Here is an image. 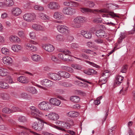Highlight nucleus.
I'll return each mask as SVG.
<instances>
[{
	"mask_svg": "<svg viewBox=\"0 0 135 135\" xmlns=\"http://www.w3.org/2000/svg\"><path fill=\"white\" fill-rule=\"evenodd\" d=\"M93 12H98L107 13V14H103L102 15L103 17H110L114 18L115 17L119 18V16H118L119 14L114 13L113 12L109 11L107 8H104L100 9H94L93 11Z\"/></svg>",
	"mask_w": 135,
	"mask_h": 135,
	"instance_id": "f257e3e1",
	"label": "nucleus"
},
{
	"mask_svg": "<svg viewBox=\"0 0 135 135\" xmlns=\"http://www.w3.org/2000/svg\"><path fill=\"white\" fill-rule=\"evenodd\" d=\"M85 21V18L81 16H78L74 20L73 27L75 28H79L81 26V23Z\"/></svg>",
	"mask_w": 135,
	"mask_h": 135,
	"instance_id": "f03ea898",
	"label": "nucleus"
},
{
	"mask_svg": "<svg viewBox=\"0 0 135 135\" xmlns=\"http://www.w3.org/2000/svg\"><path fill=\"white\" fill-rule=\"evenodd\" d=\"M41 84L42 85H38V87L43 89L46 90V87L49 88L52 86L53 84V83L48 79H44L41 81Z\"/></svg>",
	"mask_w": 135,
	"mask_h": 135,
	"instance_id": "7ed1b4c3",
	"label": "nucleus"
},
{
	"mask_svg": "<svg viewBox=\"0 0 135 135\" xmlns=\"http://www.w3.org/2000/svg\"><path fill=\"white\" fill-rule=\"evenodd\" d=\"M40 122H35L32 124V127L33 128L38 131H40L42 130L44 126V123L47 124L46 122L44 120H40Z\"/></svg>",
	"mask_w": 135,
	"mask_h": 135,
	"instance_id": "20e7f679",
	"label": "nucleus"
},
{
	"mask_svg": "<svg viewBox=\"0 0 135 135\" xmlns=\"http://www.w3.org/2000/svg\"><path fill=\"white\" fill-rule=\"evenodd\" d=\"M23 18L24 20L28 22H30L36 18V16L34 13H26L23 15Z\"/></svg>",
	"mask_w": 135,
	"mask_h": 135,
	"instance_id": "39448f33",
	"label": "nucleus"
},
{
	"mask_svg": "<svg viewBox=\"0 0 135 135\" xmlns=\"http://www.w3.org/2000/svg\"><path fill=\"white\" fill-rule=\"evenodd\" d=\"M75 10L73 8L68 7L64 8L62 12L65 14L71 15L75 13Z\"/></svg>",
	"mask_w": 135,
	"mask_h": 135,
	"instance_id": "423d86ee",
	"label": "nucleus"
},
{
	"mask_svg": "<svg viewBox=\"0 0 135 135\" xmlns=\"http://www.w3.org/2000/svg\"><path fill=\"white\" fill-rule=\"evenodd\" d=\"M49 105H50L49 103L43 102L40 103L38 105V107L40 109L46 110L50 109Z\"/></svg>",
	"mask_w": 135,
	"mask_h": 135,
	"instance_id": "0eeeda50",
	"label": "nucleus"
},
{
	"mask_svg": "<svg viewBox=\"0 0 135 135\" xmlns=\"http://www.w3.org/2000/svg\"><path fill=\"white\" fill-rule=\"evenodd\" d=\"M48 7L51 9H58L60 7V6L57 3L55 2H50L48 5Z\"/></svg>",
	"mask_w": 135,
	"mask_h": 135,
	"instance_id": "6e6552de",
	"label": "nucleus"
},
{
	"mask_svg": "<svg viewBox=\"0 0 135 135\" xmlns=\"http://www.w3.org/2000/svg\"><path fill=\"white\" fill-rule=\"evenodd\" d=\"M76 78H77L78 79L84 81L83 83H82L80 81L79 82V83L78 84V85L79 86H80L83 87H85L87 86L88 85L87 84L85 83V82H86L89 84H91V82L86 80L85 79H82L79 76H76Z\"/></svg>",
	"mask_w": 135,
	"mask_h": 135,
	"instance_id": "1a4fd4ad",
	"label": "nucleus"
},
{
	"mask_svg": "<svg viewBox=\"0 0 135 135\" xmlns=\"http://www.w3.org/2000/svg\"><path fill=\"white\" fill-rule=\"evenodd\" d=\"M48 77L50 79L54 80H59L61 79V77L59 76L58 74L49 73L48 74Z\"/></svg>",
	"mask_w": 135,
	"mask_h": 135,
	"instance_id": "9d476101",
	"label": "nucleus"
},
{
	"mask_svg": "<svg viewBox=\"0 0 135 135\" xmlns=\"http://www.w3.org/2000/svg\"><path fill=\"white\" fill-rule=\"evenodd\" d=\"M57 29L60 33H64L68 31V28L66 26L59 25L57 27Z\"/></svg>",
	"mask_w": 135,
	"mask_h": 135,
	"instance_id": "9b49d317",
	"label": "nucleus"
},
{
	"mask_svg": "<svg viewBox=\"0 0 135 135\" xmlns=\"http://www.w3.org/2000/svg\"><path fill=\"white\" fill-rule=\"evenodd\" d=\"M96 35L98 37L100 38H104L107 36L105 31L103 30H99L97 31Z\"/></svg>",
	"mask_w": 135,
	"mask_h": 135,
	"instance_id": "f8f14e48",
	"label": "nucleus"
},
{
	"mask_svg": "<svg viewBox=\"0 0 135 135\" xmlns=\"http://www.w3.org/2000/svg\"><path fill=\"white\" fill-rule=\"evenodd\" d=\"M49 102L52 105L56 106L59 105L61 103L60 101L56 98H50Z\"/></svg>",
	"mask_w": 135,
	"mask_h": 135,
	"instance_id": "ddd939ff",
	"label": "nucleus"
},
{
	"mask_svg": "<svg viewBox=\"0 0 135 135\" xmlns=\"http://www.w3.org/2000/svg\"><path fill=\"white\" fill-rule=\"evenodd\" d=\"M48 116L50 119L53 120H57L59 117V115L55 113H50Z\"/></svg>",
	"mask_w": 135,
	"mask_h": 135,
	"instance_id": "4468645a",
	"label": "nucleus"
},
{
	"mask_svg": "<svg viewBox=\"0 0 135 135\" xmlns=\"http://www.w3.org/2000/svg\"><path fill=\"white\" fill-rule=\"evenodd\" d=\"M25 45L27 49L32 52L36 51L37 50V49L36 47L32 45L30 43H26Z\"/></svg>",
	"mask_w": 135,
	"mask_h": 135,
	"instance_id": "2eb2a0df",
	"label": "nucleus"
},
{
	"mask_svg": "<svg viewBox=\"0 0 135 135\" xmlns=\"http://www.w3.org/2000/svg\"><path fill=\"white\" fill-rule=\"evenodd\" d=\"M58 75L59 76L65 78H69L70 76V74L68 73L65 71H60L58 72Z\"/></svg>",
	"mask_w": 135,
	"mask_h": 135,
	"instance_id": "dca6fc26",
	"label": "nucleus"
},
{
	"mask_svg": "<svg viewBox=\"0 0 135 135\" xmlns=\"http://www.w3.org/2000/svg\"><path fill=\"white\" fill-rule=\"evenodd\" d=\"M11 12L13 14L16 16L20 15L21 13V10L18 7L13 8Z\"/></svg>",
	"mask_w": 135,
	"mask_h": 135,
	"instance_id": "f3484780",
	"label": "nucleus"
},
{
	"mask_svg": "<svg viewBox=\"0 0 135 135\" xmlns=\"http://www.w3.org/2000/svg\"><path fill=\"white\" fill-rule=\"evenodd\" d=\"M63 4L65 6L72 7H76L78 6V3L75 2L71 1L65 2Z\"/></svg>",
	"mask_w": 135,
	"mask_h": 135,
	"instance_id": "a211bd4d",
	"label": "nucleus"
},
{
	"mask_svg": "<svg viewBox=\"0 0 135 135\" xmlns=\"http://www.w3.org/2000/svg\"><path fill=\"white\" fill-rule=\"evenodd\" d=\"M3 61L5 64L8 65L11 64L12 62V59L9 56L4 57L2 58Z\"/></svg>",
	"mask_w": 135,
	"mask_h": 135,
	"instance_id": "6ab92c4d",
	"label": "nucleus"
},
{
	"mask_svg": "<svg viewBox=\"0 0 135 135\" xmlns=\"http://www.w3.org/2000/svg\"><path fill=\"white\" fill-rule=\"evenodd\" d=\"M123 77L120 75H118L117 76L116 80H115L114 83V85L117 86L118 85H120L122 83V81L123 79Z\"/></svg>",
	"mask_w": 135,
	"mask_h": 135,
	"instance_id": "aec40b11",
	"label": "nucleus"
},
{
	"mask_svg": "<svg viewBox=\"0 0 135 135\" xmlns=\"http://www.w3.org/2000/svg\"><path fill=\"white\" fill-rule=\"evenodd\" d=\"M44 47V49L49 52H52L55 49L53 46L50 44H46Z\"/></svg>",
	"mask_w": 135,
	"mask_h": 135,
	"instance_id": "412c9836",
	"label": "nucleus"
},
{
	"mask_svg": "<svg viewBox=\"0 0 135 135\" xmlns=\"http://www.w3.org/2000/svg\"><path fill=\"white\" fill-rule=\"evenodd\" d=\"M64 59H63V60L65 61H70L71 60L69 59L70 58V56L71 54V52L69 50H67V51H66V53H64Z\"/></svg>",
	"mask_w": 135,
	"mask_h": 135,
	"instance_id": "4be33fe9",
	"label": "nucleus"
},
{
	"mask_svg": "<svg viewBox=\"0 0 135 135\" xmlns=\"http://www.w3.org/2000/svg\"><path fill=\"white\" fill-rule=\"evenodd\" d=\"M81 34L86 38H90L91 37V34L90 32L82 30L81 32Z\"/></svg>",
	"mask_w": 135,
	"mask_h": 135,
	"instance_id": "5701e85b",
	"label": "nucleus"
},
{
	"mask_svg": "<svg viewBox=\"0 0 135 135\" xmlns=\"http://www.w3.org/2000/svg\"><path fill=\"white\" fill-rule=\"evenodd\" d=\"M84 71L85 74L89 75H93L97 73V72L95 70L91 69L85 70Z\"/></svg>",
	"mask_w": 135,
	"mask_h": 135,
	"instance_id": "b1692460",
	"label": "nucleus"
},
{
	"mask_svg": "<svg viewBox=\"0 0 135 135\" xmlns=\"http://www.w3.org/2000/svg\"><path fill=\"white\" fill-rule=\"evenodd\" d=\"M17 80L19 82L23 83H26L28 82V80L26 77L23 76H21L19 77Z\"/></svg>",
	"mask_w": 135,
	"mask_h": 135,
	"instance_id": "393cba45",
	"label": "nucleus"
},
{
	"mask_svg": "<svg viewBox=\"0 0 135 135\" xmlns=\"http://www.w3.org/2000/svg\"><path fill=\"white\" fill-rule=\"evenodd\" d=\"M54 17L57 19H61L63 17L62 14L58 12H56L54 13Z\"/></svg>",
	"mask_w": 135,
	"mask_h": 135,
	"instance_id": "a878e982",
	"label": "nucleus"
},
{
	"mask_svg": "<svg viewBox=\"0 0 135 135\" xmlns=\"http://www.w3.org/2000/svg\"><path fill=\"white\" fill-rule=\"evenodd\" d=\"M9 87L8 84L3 81H0V88L7 89Z\"/></svg>",
	"mask_w": 135,
	"mask_h": 135,
	"instance_id": "bb28decb",
	"label": "nucleus"
},
{
	"mask_svg": "<svg viewBox=\"0 0 135 135\" xmlns=\"http://www.w3.org/2000/svg\"><path fill=\"white\" fill-rule=\"evenodd\" d=\"M31 114L33 118L39 120H41L40 118V117L42 115L39 114L38 113L32 111L31 113Z\"/></svg>",
	"mask_w": 135,
	"mask_h": 135,
	"instance_id": "cd10ccee",
	"label": "nucleus"
},
{
	"mask_svg": "<svg viewBox=\"0 0 135 135\" xmlns=\"http://www.w3.org/2000/svg\"><path fill=\"white\" fill-rule=\"evenodd\" d=\"M31 57L33 61L36 62L39 61L41 59L40 56L36 54L32 55Z\"/></svg>",
	"mask_w": 135,
	"mask_h": 135,
	"instance_id": "c85d7f7f",
	"label": "nucleus"
},
{
	"mask_svg": "<svg viewBox=\"0 0 135 135\" xmlns=\"http://www.w3.org/2000/svg\"><path fill=\"white\" fill-rule=\"evenodd\" d=\"M32 28L35 30L37 31L42 30H44V28L40 25L34 24L32 26Z\"/></svg>",
	"mask_w": 135,
	"mask_h": 135,
	"instance_id": "c756f323",
	"label": "nucleus"
},
{
	"mask_svg": "<svg viewBox=\"0 0 135 135\" xmlns=\"http://www.w3.org/2000/svg\"><path fill=\"white\" fill-rule=\"evenodd\" d=\"M79 113L78 112L74 111H70L69 112L67 115L70 117H76L78 115Z\"/></svg>",
	"mask_w": 135,
	"mask_h": 135,
	"instance_id": "7c9ffc66",
	"label": "nucleus"
},
{
	"mask_svg": "<svg viewBox=\"0 0 135 135\" xmlns=\"http://www.w3.org/2000/svg\"><path fill=\"white\" fill-rule=\"evenodd\" d=\"M70 100L75 103H78L80 100V97L77 96H72L70 97Z\"/></svg>",
	"mask_w": 135,
	"mask_h": 135,
	"instance_id": "2f4dec72",
	"label": "nucleus"
},
{
	"mask_svg": "<svg viewBox=\"0 0 135 135\" xmlns=\"http://www.w3.org/2000/svg\"><path fill=\"white\" fill-rule=\"evenodd\" d=\"M12 49L14 51L18 52L19 50L22 49V47L19 45H13L12 47Z\"/></svg>",
	"mask_w": 135,
	"mask_h": 135,
	"instance_id": "473e14b6",
	"label": "nucleus"
},
{
	"mask_svg": "<svg viewBox=\"0 0 135 135\" xmlns=\"http://www.w3.org/2000/svg\"><path fill=\"white\" fill-rule=\"evenodd\" d=\"M59 123L61 124V126L63 128L67 129L70 128V125L68 123L60 121Z\"/></svg>",
	"mask_w": 135,
	"mask_h": 135,
	"instance_id": "72a5a7b5",
	"label": "nucleus"
},
{
	"mask_svg": "<svg viewBox=\"0 0 135 135\" xmlns=\"http://www.w3.org/2000/svg\"><path fill=\"white\" fill-rule=\"evenodd\" d=\"M39 17L43 20H49V17L45 14L43 13H40L38 14Z\"/></svg>",
	"mask_w": 135,
	"mask_h": 135,
	"instance_id": "f704fd0d",
	"label": "nucleus"
},
{
	"mask_svg": "<svg viewBox=\"0 0 135 135\" xmlns=\"http://www.w3.org/2000/svg\"><path fill=\"white\" fill-rule=\"evenodd\" d=\"M1 97L4 100H8L9 99V95L6 93H1Z\"/></svg>",
	"mask_w": 135,
	"mask_h": 135,
	"instance_id": "c9c22d12",
	"label": "nucleus"
},
{
	"mask_svg": "<svg viewBox=\"0 0 135 135\" xmlns=\"http://www.w3.org/2000/svg\"><path fill=\"white\" fill-rule=\"evenodd\" d=\"M110 75V74L109 71L108 70H106L104 72L102 76L104 78V79H105L108 78Z\"/></svg>",
	"mask_w": 135,
	"mask_h": 135,
	"instance_id": "e433bc0d",
	"label": "nucleus"
},
{
	"mask_svg": "<svg viewBox=\"0 0 135 135\" xmlns=\"http://www.w3.org/2000/svg\"><path fill=\"white\" fill-rule=\"evenodd\" d=\"M80 11L83 13H86L89 12H92L91 9L85 8H80Z\"/></svg>",
	"mask_w": 135,
	"mask_h": 135,
	"instance_id": "4c0bfd02",
	"label": "nucleus"
},
{
	"mask_svg": "<svg viewBox=\"0 0 135 135\" xmlns=\"http://www.w3.org/2000/svg\"><path fill=\"white\" fill-rule=\"evenodd\" d=\"M115 126H113V127L109 128L108 130V135H113L115 133L114 130L116 128Z\"/></svg>",
	"mask_w": 135,
	"mask_h": 135,
	"instance_id": "58836bf2",
	"label": "nucleus"
},
{
	"mask_svg": "<svg viewBox=\"0 0 135 135\" xmlns=\"http://www.w3.org/2000/svg\"><path fill=\"white\" fill-rule=\"evenodd\" d=\"M6 6H12L14 2L12 0H6L5 2Z\"/></svg>",
	"mask_w": 135,
	"mask_h": 135,
	"instance_id": "ea45409f",
	"label": "nucleus"
},
{
	"mask_svg": "<svg viewBox=\"0 0 135 135\" xmlns=\"http://www.w3.org/2000/svg\"><path fill=\"white\" fill-rule=\"evenodd\" d=\"M30 109H31L32 111L34 112L38 113L40 115H43V113L40 111L37 108L34 106H31L30 107Z\"/></svg>",
	"mask_w": 135,
	"mask_h": 135,
	"instance_id": "a19ab883",
	"label": "nucleus"
},
{
	"mask_svg": "<svg viewBox=\"0 0 135 135\" xmlns=\"http://www.w3.org/2000/svg\"><path fill=\"white\" fill-rule=\"evenodd\" d=\"M10 41L12 42H18L19 41V39L15 36H11L9 37Z\"/></svg>",
	"mask_w": 135,
	"mask_h": 135,
	"instance_id": "79ce46f5",
	"label": "nucleus"
},
{
	"mask_svg": "<svg viewBox=\"0 0 135 135\" xmlns=\"http://www.w3.org/2000/svg\"><path fill=\"white\" fill-rule=\"evenodd\" d=\"M7 73L6 71V70L4 68H0V75L2 76H5L7 75Z\"/></svg>",
	"mask_w": 135,
	"mask_h": 135,
	"instance_id": "37998d69",
	"label": "nucleus"
},
{
	"mask_svg": "<svg viewBox=\"0 0 135 135\" xmlns=\"http://www.w3.org/2000/svg\"><path fill=\"white\" fill-rule=\"evenodd\" d=\"M21 97L23 99H29L31 98V96L27 93H23L21 94Z\"/></svg>",
	"mask_w": 135,
	"mask_h": 135,
	"instance_id": "c03bdc74",
	"label": "nucleus"
},
{
	"mask_svg": "<svg viewBox=\"0 0 135 135\" xmlns=\"http://www.w3.org/2000/svg\"><path fill=\"white\" fill-rule=\"evenodd\" d=\"M1 51L3 54L5 55H9V50L4 47H3Z\"/></svg>",
	"mask_w": 135,
	"mask_h": 135,
	"instance_id": "a18cd8bd",
	"label": "nucleus"
},
{
	"mask_svg": "<svg viewBox=\"0 0 135 135\" xmlns=\"http://www.w3.org/2000/svg\"><path fill=\"white\" fill-rule=\"evenodd\" d=\"M21 109L18 107H13L11 109V113H13L17 112H21Z\"/></svg>",
	"mask_w": 135,
	"mask_h": 135,
	"instance_id": "49530a36",
	"label": "nucleus"
},
{
	"mask_svg": "<svg viewBox=\"0 0 135 135\" xmlns=\"http://www.w3.org/2000/svg\"><path fill=\"white\" fill-rule=\"evenodd\" d=\"M28 91L30 93L33 94H36L37 91L35 87H30L28 89Z\"/></svg>",
	"mask_w": 135,
	"mask_h": 135,
	"instance_id": "de8ad7c7",
	"label": "nucleus"
},
{
	"mask_svg": "<svg viewBox=\"0 0 135 135\" xmlns=\"http://www.w3.org/2000/svg\"><path fill=\"white\" fill-rule=\"evenodd\" d=\"M56 39L59 41H62L65 40V38L62 35L59 34L57 35Z\"/></svg>",
	"mask_w": 135,
	"mask_h": 135,
	"instance_id": "09e8293b",
	"label": "nucleus"
},
{
	"mask_svg": "<svg viewBox=\"0 0 135 135\" xmlns=\"http://www.w3.org/2000/svg\"><path fill=\"white\" fill-rule=\"evenodd\" d=\"M2 112L4 113L10 114L11 113V109L7 107H5L3 109Z\"/></svg>",
	"mask_w": 135,
	"mask_h": 135,
	"instance_id": "8fccbe9b",
	"label": "nucleus"
},
{
	"mask_svg": "<svg viewBox=\"0 0 135 135\" xmlns=\"http://www.w3.org/2000/svg\"><path fill=\"white\" fill-rule=\"evenodd\" d=\"M87 6L90 8H92L95 5V3L94 2L91 1H88L87 2Z\"/></svg>",
	"mask_w": 135,
	"mask_h": 135,
	"instance_id": "3c124183",
	"label": "nucleus"
},
{
	"mask_svg": "<svg viewBox=\"0 0 135 135\" xmlns=\"http://www.w3.org/2000/svg\"><path fill=\"white\" fill-rule=\"evenodd\" d=\"M71 66L77 70H80L81 69L80 65L77 64H72Z\"/></svg>",
	"mask_w": 135,
	"mask_h": 135,
	"instance_id": "603ef678",
	"label": "nucleus"
},
{
	"mask_svg": "<svg viewBox=\"0 0 135 135\" xmlns=\"http://www.w3.org/2000/svg\"><path fill=\"white\" fill-rule=\"evenodd\" d=\"M128 68L127 65H125L122 67L120 72L122 73H125Z\"/></svg>",
	"mask_w": 135,
	"mask_h": 135,
	"instance_id": "864d4df0",
	"label": "nucleus"
},
{
	"mask_svg": "<svg viewBox=\"0 0 135 135\" xmlns=\"http://www.w3.org/2000/svg\"><path fill=\"white\" fill-rule=\"evenodd\" d=\"M34 8L35 9L39 11H42L44 9V8L43 7L38 5L35 6Z\"/></svg>",
	"mask_w": 135,
	"mask_h": 135,
	"instance_id": "5fc2aeb1",
	"label": "nucleus"
},
{
	"mask_svg": "<svg viewBox=\"0 0 135 135\" xmlns=\"http://www.w3.org/2000/svg\"><path fill=\"white\" fill-rule=\"evenodd\" d=\"M61 85L65 87H71L72 86L71 84L69 83L66 82H64L61 84Z\"/></svg>",
	"mask_w": 135,
	"mask_h": 135,
	"instance_id": "6e6d98bb",
	"label": "nucleus"
},
{
	"mask_svg": "<svg viewBox=\"0 0 135 135\" xmlns=\"http://www.w3.org/2000/svg\"><path fill=\"white\" fill-rule=\"evenodd\" d=\"M99 81L100 82H101V83L102 84H103L106 83L107 80L106 79H105L102 76L100 77Z\"/></svg>",
	"mask_w": 135,
	"mask_h": 135,
	"instance_id": "4d7b16f0",
	"label": "nucleus"
},
{
	"mask_svg": "<svg viewBox=\"0 0 135 135\" xmlns=\"http://www.w3.org/2000/svg\"><path fill=\"white\" fill-rule=\"evenodd\" d=\"M18 36L22 38H24L25 36V34L24 32L23 31H20L18 33Z\"/></svg>",
	"mask_w": 135,
	"mask_h": 135,
	"instance_id": "13d9d810",
	"label": "nucleus"
},
{
	"mask_svg": "<svg viewBox=\"0 0 135 135\" xmlns=\"http://www.w3.org/2000/svg\"><path fill=\"white\" fill-rule=\"evenodd\" d=\"M31 38L34 39L36 37V35L35 32H30L29 34Z\"/></svg>",
	"mask_w": 135,
	"mask_h": 135,
	"instance_id": "bf43d9fd",
	"label": "nucleus"
},
{
	"mask_svg": "<svg viewBox=\"0 0 135 135\" xmlns=\"http://www.w3.org/2000/svg\"><path fill=\"white\" fill-rule=\"evenodd\" d=\"M19 120L20 122H25L26 121V119L25 117L21 116L19 118Z\"/></svg>",
	"mask_w": 135,
	"mask_h": 135,
	"instance_id": "052dcab7",
	"label": "nucleus"
},
{
	"mask_svg": "<svg viewBox=\"0 0 135 135\" xmlns=\"http://www.w3.org/2000/svg\"><path fill=\"white\" fill-rule=\"evenodd\" d=\"M88 63L91 65L97 68H99L100 66L93 62H90L89 61H88Z\"/></svg>",
	"mask_w": 135,
	"mask_h": 135,
	"instance_id": "680f3d73",
	"label": "nucleus"
},
{
	"mask_svg": "<svg viewBox=\"0 0 135 135\" xmlns=\"http://www.w3.org/2000/svg\"><path fill=\"white\" fill-rule=\"evenodd\" d=\"M64 53H60L58 54V56L59 59H60L63 60L64 59Z\"/></svg>",
	"mask_w": 135,
	"mask_h": 135,
	"instance_id": "e2e57ef3",
	"label": "nucleus"
},
{
	"mask_svg": "<svg viewBox=\"0 0 135 135\" xmlns=\"http://www.w3.org/2000/svg\"><path fill=\"white\" fill-rule=\"evenodd\" d=\"M94 41L98 44H102L104 43L103 40L100 38L95 39V40Z\"/></svg>",
	"mask_w": 135,
	"mask_h": 135,
	"instance_id": "0e129e2a",
	"label": "nucleus"
},
{
	"mask_svg": "<svg viewBox=\"0 0 135 135\" xmlns=\"http://www.w3.org/2000/svg\"><path fill=\"white\" fill-rule=\"evenodd\" d=\"M93 22L96 23H100L102 22V21L101 19L95 18L93 20Z\"/></svg>",
	"mask_w": 135,
	"mask_h": 135,
	"instance_id": "69168bd1",
	"label": "nucleus"
},
{
	"mask_svg": "<svg viewBox=\"0 0 135 135\" xmlns=\"http://www.w3.org/2000/svg\"><path fill=\"white\" fill-rule=\"evenodd\" d=\"M82 51L87 54H91L93 52L91 50L87 49H82Z\"/></svg>",
	"mask_w": 135,
	"mask_h": 135,
	"instance_id": "338daca9",
	"label": "nucleus"
},
{
	"mask_svg": "<svg viewBox=\"0 0 135 135\" xmlns=\"http://www.w3.org/2000/svg\"><path fill=\"white\" fill-rule=\"evenodd\" d=\"M77 91L78 94L80 95L84 96L85 95H86L85 93L82 91L80 90H77Z\"/></svg>",
	"mask_w": 135,
	"mask_h": 135,
	"instance_id": "774afa93",
	"label": "nucleus"
}]
</instances>
